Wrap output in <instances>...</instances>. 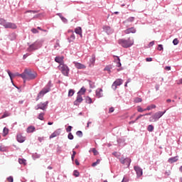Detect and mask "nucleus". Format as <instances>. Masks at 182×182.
I'll return each instance as SVG.
<instances>
[{"instance_id": "28", "label": "nucleus", "mask_w": 182, "mask_h": 182, "mask_svg": "<svg viewBox=\"0 0 182 182\" xmlns=\"http://www.w3.org/2000/svg\"><path fill=\"white\" fill-rule=\"evenodd\" d=\"M19 164H23V166H26V160L23 159H18Z\"/></svg>"}, {"instance_id": "17", "label": "nucleus", "mask_w": 182, "mask_h": 182, "mask_svg": "<svg viewBox=\"0 0 182 182\" xmlns=\"http://www.w3.org/2000/svg\"><path fill=\"white\" fill-rule=\"evenodd\" d=\"M60 135V130H56L50 136V139H53L55 137H58V136Z\"/></svg>"}, {"instance_id": "12", "label": "nucleus", "mask_w": 182, "mask_h": 182, "mask_svg": "<svg viewBox=\"0 0 182 182\" xmlns=\"http://www.w3.org/2000/svg\"><path fill=\"white\" fill-rule=\"evenodd\" d=\"M68 33H71L68 38V42L70 43V42H73V41L76 39V37L75 36V33H73V30H69Z\"/></svg>"}, {"instance_id": "4", "label": "nucleus", "mask_w": 182, "mask_h": 182, "mask_svg": "<svg viewBox=\"0 0 182 182\" xmlns=\"http://www.w3.org/2000/svg\"><path fill=\"white\" fill-rule=\"evenodd\" d=\"M58 69L59 70H60L61 73H63L64 76H69L70 70L68 65L65 64H60L58 66Z\"/></svg>"}, {"instance_id": "63", "label": "nucleus", "mask_w": 182, "mask_h": 182, "mask_svg": "<svg viewBox=\"0 0 182 182\" xmlns=\"http://www.w3.org/2000/svg\"><path fill=\"white\" fill-rule=\"evenodd\" d=\"M156 90H159V89H160V87L159 85H156Z\"/></svg>"}, {"instance_id": "27", "label": "nucleus", "mask_w": 182, "mask_h": 182, "mask_svg": "<svg viewBox=\"0 0 182 182\" xmlns=\"http://www.w3.org/2000/svg\"><path fill=\"white\" fill-rule=\"evenodd\" d=\"M9 133V129L6 127H4L3 129V136L5 137Z\"/></svg>"}, {"instance_id": "24", "label": "nucleus", "mask_w": 182, "mask_h": 182, "mask_svg": "<svg viewBox=\"0 0 182 182\" xmlns=\"http://www.w3.org/2000/svg\"><path fill=\"white\" fill-rule=\"evenodd\" d=\"M116 58L114 59L116 63H117V68H120V66H122V63H120V58H119V56H116Z\"/></svg>"}, {"instance_id": "33", "label": "nucleus", "mask_w": 182, "mask_h": 182, "mask_svg": "<svg viewBox=\"0 0 182 182\" xmlns=\"http://www.w3.org/2000/svg\"><path fill=\"white\" fill-rule=\"evenodd\" d=\"M104 31H105V32H107V33H109V32H110V26H105L103 27Z\"/></svg>"}, {"instance_id": "43", "label": "nucleus", "mask_w": 182, "mask_h": 182, "mask_svg": "<svg viewBox=\"0 0 182 182\" xmlns=\"http://www.w3.org/2000/svg\"><path fill=\"white\" fill-rule=\"evenodd\" d=\"M92 153H93L94 156H97V154H99V152L95 148L92 149Z\"/></svg>"}, {"instance_id": "30", "label": "nucleus", "mask_w": 182, "mask_h": 182, "mask_svg": "<svg viewBox=\"0 0 182 182\" xmlns=\"http://www.w3.org/2000/svg\"><path fill=\"white\" fill-rule=\"evenodd\" d=\"M152 109H156V105H149V106L146 108V110H151Z\"/></svg>"}, {"instance_id": "50", "label": "nucleus", "mask_w": 182, "mask_h": 182, "mask_svg": "<svg viewBox=\"0 0 182 182\" xmlns=\"http://www.w3.org/2000/svg\"><path fill=\"white\" fill-rule=\"evenodd\" d=\"M31 32H32L33 33H39V31H37L36 28H32V29H31Z\"/></svg>"}, {"instance_id": "35", "label": "nucleus", "mask_w": 182, "mask_h": 182, "mask_svg": "<svg viewBox=\"0 0 182 182\" xmlns=\"http://www.w3.org/2000/svg\"><path fill=\"white\" fill-rule=\"evenodd\" d=\"M38 11L28 10L25 11V14H38Z\"/></svg>"}, {"instance_id": "31", "label": "nucleus", "mask_w": 182, "mask_h": 182, "mask_svg": "<svg viewBox=\"0 0 182 182\" xmlns=\"http://www.w3.org/2000/svg\"><path fill=\"white\" fill-rule=\"evenodd\" d=\"M150 114H151V113H148V114H140V115H139L136 118V119H135V122H137V120H139V119H141V117H143V116H149V115H150Z\"/></svg>"}, {"instance_id": "54", "label": "nucleus", "mask_w": 182, "mask_h": 182, "mask_svg": "<svg viewBox=\"0 0 182 182\" xmlns=\"http://www.w3.org/2000/svg\"><path fill=\"white\" fill-rule=\"evenodd\" d=\"M154 45V41L150 42L149 44V48H151V46H153Z\"/></svg>"}, {"instance_id": "23", "label": "nucleus", "mask_w": 182, "mask_h": 182, "mask_svg": "<svg viewBox=\"0 0 182 182\" xmlns=\"http://www.w3.org/2000/svg\"><path fill=\"white\" fill-rule=\"evenodd\" d=\"M35 130H36V128L33 126H30L27 128L26 132L27 133H33Z\"/></svg>"}, {"instance_id": "38", "label": "nucleus", "mask_w": 182, "mask_h": 182, "mask_svg": "<svg viewBox=\"0 0 182 182\" xmlns=\"http://www.w3.org/2000/svg\"><path fill=\"white\" fill-rule=\"evenodd\" d=\"M97 164H100V159H97L96 162L92 163V166L96 167Z\"/></svg>"}, {"instance_id": "32", "label": "nucleus", "mask_w": 182, "mask_h": 182, "mask_svg": "<svg viewBox=\"0 0 182 182\" xmlns=\"http://www.w3.org/2000/svg\"><path fill=\"white\" fill-rule=\"evenodd\" d=\"M85 102L88 103V105H90L92 103V98H90V97H86Z\"/></svg>"}, {"instance_id": "59", "label": "nucleus", "mask_w": 182, "mask_h": 182, "mask_svg": "<svg viewBox=\"0 0 182 182\" xmlns=\"http://www.w3.org/2000/svg\"><path fill=\"white\" fill-rule=\"evenodd\" d=\"M113 155L115 156V157H119V156H120L117 152H114Z\"/></svg>"}, {"instance_id": "53", "label": "nucleus", "mask_w": 182, "mask_h": 182, "mask_svg": "<svg viewBox=\"0 0 182 182\" xmlns=\"http://www.w3.org/2000/svg\"><path fill=\"white\" fill-rule=\"evenodd\" d=\"M114 112V107H111L109 109V113H113Z\"/></svg>"}, {"instance_id": "11", "label": "nucleus", "mask_w": 182, "mask_h": 182, "mask_svg": "<svg viewBox=\"0 0 182 182\" xmlns=\"http://www.w3.org/2000/svg\"><path fill=\"white\" fill-rule=\"evenodd\" d=\"M134 168L136 171L137 177H141V176H143V169H141L140 166H134Z\"/></svg>"}, {"instance_id": "55", "label": "nucleus", "mask_w": 182, "mask_h": 182, "mask_svg": "<svg viewBox=\"0 0 182 182\" xmlns=\"http://www.w3.org/2000/svg\"><path fill=\"white\" fill-rule=\"evenodd\" d=\"M146 60L147 62H151V61L153 60V58H146Z\"/></svg>"}, {"instance_id": "47", "label": "nucleus", "mask_w": 182, "mask_h": 182, "mask_svg": "<svg viewBox=\"0 0 182 182\" xmlns=\"http://www.w3.org/2000/svg\"><path fill=\"white\" fill-rule=\"evenodd\" d=\"M173 45H178V39L177 38L173 39Z\"/></svg>"}, {"instance_id": "62", "label": "nucleus", "mask_w": 182, "mask_h": 182, "mask_svg": "<svg viewBox=\"0 0 182 182\" xmlns=\"http://www.w3.org/2000/svg\"><path fill=\"white\" fill-rule=\"evenodd\" d=\"M167 103H171V99L166 100Z\"/></svg>"}, {"instance_id": "21", "label": "nucleus", "mask_w": 182, "mask_h": 182, "mask_svg": "<svg viewBox=\"0 0 182 182\" xmlns=\"http://www.w3.org/2000/svg\"><path fill=\"white\" fill-rule=\"evenodd\" d=\"M177 157L178 156H174L168 159V162L170 163L171 164H173V163H176V161H178V159Z\"/></svg>"}, {"instance_id": "29", "label": "nucleus", "mask_w": 182, "mask_h": 182, "mask_svg": "<svg viewBox=\"0 0 182 182\" xmlns=\"http://www.w3.org/2000/svg\"><path fill=\"white\" fill-rule=\"evenodd\" d=\"M44 116H45V113L43 112L40 113L38 114V119H39V120H44L45 119V117H43Z\"/></svg>"}, {"instance_id": "25", "label": "nucleus", "mask_w": 182, "mask_h": 182, "mask_svg": "<svg viewBox=\"0 0 182 182\" xmlns=\"http://www.w3.org/2000/svg\"><path fill=\"white\" fill-rule=\"evenodd\" d=\"M134 17H129L127 20H125L123 23L125 25H127L129 22H134Z\"/></svg>"}, {"instance_id": "60", "label": "nucleus", "mask_w": 182, "mask_h": 182, "mask_svg": "<svg viewBox=\"0 0 182 182\" xmlns=\"http://www.w3.org/2000/svg\"><path fill=\"white\" fill-rule=\"evenodd\" d=\"M75 163L76 166H79V164H80L79 161H77V159H75Z\"/></svg>"}, {"instance_id": "2", "label": "nucleus", "mask_w": 182, "mask_h": 182, "mask_svg": "<svg viewBox=\"0 0 182 182\" xmlns=\"http://www.w3.org/2000/svg\"><path fill=\"white\" fill-rule=\"evenodd\" d=\"M0 25L4 26L6 29H16L18 28V26H16L15 23L8 22L4 18L0 19Z\"/></svg>"}, {"instance_id": "10", "label": "nucleus", "mask_w": 182, "mask_h": 182, "mask_svg": "<svg viewBox=\"0 0 182 182\" xmlns=\"http://www.w3.org/2000/svg\"><path fill=\"white\" fill-rule=\"evenodd\" d=\"M120 162L122 163V164H124L125 166H127V167H129V166H130V163H132V159H130L129 158H122L120 159Z\"/></svg>"}, {"instance_id": "18", "label": "nucleus", "mask_w": 182, "mask_h": 182, "mask_svg": "<svg viewBox=\"0 0 182 182\" xmlns=\"http://www.w3.org/2000/svg\"><path fill=\"white\" fill-rule=\"evenodd\" d=\"M63 59H64L63 56L55 57V60L57 63H60V65H64L65 63H63Z\"/></svg>"}, {"instance_id": "14", "label": "nucleus", "mask_w": 182, "mask_h": 182, "mask_svg": "<svg viewBox=\"0 0 182 182\" xmlns=\"http://www.w3.org/2000/svg\"><path fill=\"white\" fill-rule=\"evenodd\" d=\"M73 64L75 65V66L77 69H86V65H83L80 63H77L76 61H74Z\"/></svg>"}, {"instance_id": "7", "label": "nucleus", "mask_w": 182, "mask_h": 182, "mask_svg": "<svg viewBox=\"0 0 182 182\" xmlns=\"http://www.w3.org/2000/svg\"><path fill=\"white\" fill-rule=\"evenodd\" d=\"M123 84V80H122V79H117V80H116L114 82H113V84H112V89L114 90H116V89H117V86H120L121 85H122Z\"/></svg>"}, {"instance_id": "1", "label": "nucleus", "mask_w": 182, "mask_h": 182, "mask_svg": "<svg viewBox=\"0 0 182 182\" xmlns=\"http://www.w3.org/2000/svg\"><path fill=\"white\" fill-rule=\"evenodd\" d=\"M20 77H22L24 80V83L26 80H33V79H36L38 76V73L36 72H32L31 70H25L23 73L19 75Z\"/></svg>"}, {"instance_id": "6", "label": "nucleus", "mask_w": 182, "mask_h": 182, "mask_svg": "<svg viewBox=\"0 0 182 182\" xmlns=\"http://www.w3.org/2000/svg\"><path fill=\"white\" fill-rule=\"evenodd\" d=\"M48 101L42 103L41 102L36 107V110H39L41 109V110H46V108L48 107Z\"/></svg>"}, {"instance_id": "3", "label": "nucleus", "mask_w": 182, "mask_h": 182, "mask_svg": "<svg viewBox=\"0 0 182 182\" xmlns=\"http://www.w3.org/2000/svg\"><path fill=\"white\" fill-rule=\"evenodd\" d=\"M118 43L119 45H121V46H122V48H130V46H132L133 43H134V42L132 40H130V38H129L128 40H124V39H119L118 41Z\"/></svg>"}, {"instance_id": "44", "label": "nucleus", "mask_w": 182, "mask_h": 182, "mask_svg": "<svg viewBox=\"0 0 182 182\" xmlns=\"http://www.w3.org/2000/svg\"><path fill=\"white\" fill-rule=\"evenodd\" d=\"M68 138L69 139V140H73V134H72V133H69Z\"/></svg>"}, {"instance_id": "45", "label": "nucleus", "mask_w": 182, "mask_h": 182, "mask_svg": "<svg viewBox=\"0 0 182 182\" xmlns=\"http://www.w3.org/2000/svg\"><path fill=\"white\" fill-rule=\"evenodd\" d=\"M76 156V151H73V154H72V156H71V159L73 161V160H75V156Z\"/></svg>"}, {"instance_id": "52", "label": "nucleus", "mask_w": 182, "mask_h": 182, "mask_svg": "<svg viewBox=\"0 0 182 182\" xmlns=\"http://www.w3.org/2000/svg\"><path fill=\"white\" fill-rule=\"evenodd\" d=\"M163 45H161V44H159V46H158V50H163Z\"/></svg>"}, {"instance_id": "40", "label": "nucleus", "mask_w": 182, "mask_h": 182, "mask_svg": "<svg viewBox=\"0 0 182 182\" xmlns=\"http://www.w3.org/2000/svg\"><path fill=\"white\" fill-rule=\"evenodd\" d=\"M9 116V112H4L1 119H5V117H8Z\"/></svg>"}, {"instance_id": "46", "label": "nucleus", "mask_w": 182, "mask_h": 182, "mask_svg": "<svg viewBox=\"0 0 182 182\" xmlns=\"http://www.w3.org/2000/svg\"><path fill=\"white\" fill-rule=\"evenodd\" d=\"M7 181L14 182V177L9 176V178H7Z\"/></svg>"}, {"instance_id": "41", "label": "nucleus", "mask_w": 182, "mask_h": 182, "mask_svg": "<svg viewBox=\"0 0 182 182\" xmlns=\"http://www.w3.org/2000/svg\"><path fill=\"white\" fill-rule=\"evenodd\" d=\"M77 136H78V137H82V136H83V133L82 132V131H77L76 132Z\"/></svg>"}, {"instance_id": "13", "label": "nucleus", "mask_w": 182, "mask_h": 182, "mask_svg": "<svg viewBox=\"0 0 182 182\" xmlns=\"http://www.w3.org/2000/svg\"><path fill=\"white\" fill-rule=\"evenodd\" d=\"M124 32V33H126V35H129V33H136V28L131 27V28H127Z\"/></svg>"}, {"instance_id": "22", "label": "nucleus", "mask_w": 182, "mask_h": 182, "mask_svg": "<svg viewBox=\"0 0 182 182\" xmlns=\"http://www.w3.org/2000/svg\"><path fill=\"white\" fill-rule=\"evenodd\" d=\"M95 62H96V55H95V54H93L92 55L91 59L90 60V65H95Z\"/></svg>"}, {"instance_id": "9", "label": "nucleus", "mask_w": 182, "mask_h": 182, "mask_svg": "<svg viewBox=\"0 0 182 182\" xmlns=\"http://www.w3.org/2000/svg\"><path fill=\"white\" fill-rule=\"evenodd\" d=\"M48 92H49V89L48 88H44L43 89L38 95V97L36 98V100H39V99H41V97H43V96H45V95H46V93H48Z\"/></svg>"}, {"instance_id": "20", "label": "nucleus", "mask_w": 182, "mask_h": 182, "mask_svg": "<svg viewBox=\"0 0 182 182\" xmlns=\"http://www.w3.org/2000/svg\"><path fill=\"white\" fill-rule=\"evenodd\" d=\"M75 33H77V35H80V38L82 37V28L81 27H77L75 29Z\"/></svg>"}, {"instance_id": "15", "label": "nucleus", "mask_w": 182, "mask_h": 182, "mask_svg": "<svg viewBox=\"0 0 182 182\" xmlns=\"http://www.w3.org/2000/svg\"><path fill=\"white\" fill-rule=\"evenodd\" d=\"M38 49V46L36 45V43L31 44L29 46V47L27 48L28 52H32L33 50H36Z\"/></svg>"}, {"instance_id": "61", "label": "nucleus", "mask_w": 182, "mask_h": 182, "mask_svg": "<svg viewBox=\"0 0 182 182\" xmlns=\"http://www.w3.org/2000/svg\"><path fill=\"white\" fill-rule=\"evenodd\" d=\"M105 70H107L108 72H110V68H109V67H107L105 68Z\"/></svg>"}, {"instance_id": "34", "label": "nucleus", "mask_w": 182, "mask_h": 182, "mask_svg": "<svg viewBox=\"0 0 182 182\" xmlns=\"http://www.w3.org/2000/svg\"><path fill=\"white\" fill-rule=\"evenodd\" d=\"M137 112H139V113H143V112H146V109H143V108H141V107L138 106Z\"/></svg>"}, {"instance_id": "58", "label": "nucleus", "mask_w": 182, "mask_h": 182, "mask_svg": "<svg viewBox=\"0 0 182 182\" xmlns=\"http://www.w3.org/2000/svg\"><path fill=\"white\" fill-rule=\"evenodd\" d=\"M170 174H171L170 171H166L165 172V176H170Z\"/></svg>"}, {"instance_id": "57", "label": "nucleus", "mask_w": 182, "mask_h": 182, "mask_svg": "<svg viewBox=\"0 0 182 182\" xmlns=\"http://www.w3.org/2000/svg\"><path fill=\"white\" fill-rule=\"evenodd\" d=\"M127 181H129V178H124L122 181V182H127Z\"/></svg>"}, {"instance_id": "64", "label": "nucleus", "mask_w": 182, "mask_h": 182, "mask_svg": "<svg viewBox=\"0 0 182 182\" xmlns=\"http://www.w3.org/2000/svg\"><path fill=\"white\" fill-rule=\"evenodd\" d=\"M178 85H182V78L179 80Z\"/></svg>"}, {"instance_id": "39", "label": "nucleus", "mask_w": 182, "mask_h": 182, "mask_svg": "<svg viewBox=\"0 0 182 182\" xmlns=\"http://www.w3.org/2000/svg\"><path fill=\"white\" fill-rule=\"evenodd\" d=\"M80 173H79V171H77V170H75L73 172V176H75V177H79Z\"/></svg>"}, {"instance_id": "56", "label": "nucleus", "mask_w": 182, "mask_h": 182, "mask_svg": "<svg viewBox=\"0 0 182 182\" xmlns=\"http://www.w3.org/2000/svg\"><path fill=\"white\" fill-rule=\"evenodd\" d=\"M165 70H171V67L170 66L165 67Z\"/></svg>"}, {"instance_id": "49", "label": "nucleus", "mask_w": 182, "mask_h": 182, "mask_svg": "<svg viewBox=\"0 0 182 182\" xmlns=\"http://www.w3.org/2000/svg\"><path fill=\"white\" fill-rule=\"evenodd\" d=\"M60 19L63 21V22H68V19H66V18L60 16Z\"/></svg>"}, {"instance_id": "36", "label": "nucleus", "mask_w": 182, "mask_h": 182, "mask_svg": "<svg viewBox=\"0 0 182 182\" xmlns=\"http://www.w3.org/2000/svg\"><path fill=\"white\" fill-rule=\"evenodd\" d=\"M148 132H153L154 130V127L151 124L149 125L147 127Z\"/></svg>"}, {"instance_id": "48", "label": "nucleus", "mask_w": 182, "mask_h": 182, "mask_svg": "<svg viewBox=\"0 0 182 182\" xmlns=\"http://www.w3.org/2000/svg\"><path fill=\"white\" fill-rule=\"evenodd\" d=\"M66 132L68 133H70V132H72V126H68V128L66 129Z\"/></svg>"}, {"instance_id": "37", "label": "nucleus", "mask_w": 182, "mask_h": 182, "mask_svg": "<svg viewBox=\"0 0 182 182\" xmlns=\"http://www.w3.org/2000/svg\"><path fill=\"white\" fill-rule=\"evenodd\" d=\"M73 95H75V90H70L69 92H68V96L70 97H72V96H73Z\"/></svg>"}, {"instance_id": "8", "label": "nucleus", "mask_w": 182, "mask_h": 182, "mask_svg": "<svg viewBox=\"0 0 182 182\" xmlns=\"http://www.w3.org/2000/svg\"><path fill=\"white\" fill-rule=\"evenodd\" d=\"M82 102H83V97H82V95L77 94L76 100L74 101V105L79 106V105H80V103H82Z\"/></svg>"}, {"instance_id": "26", "label": "nucleus", "mask_w": 182, "mask_h": 182, "mask_svg": "<svg viewBox=\"0 0 182 182\" xmlns=\"http://www.w3.org/2000/svg\"><path fill=\"white\" fill-rule=\"evenodd\" d=\"M85 93H86V88H85L84 87H82L80 91L77 92V95H80L81 96H83V95H85Z\"/></svg>"}, {"instance_id": "16", "label": "nucleus", "mask_w": 182, "mask_h": 182, "mask_svg": "<svg viewBox=\"0 0 182 182\" xmlns=\"http://www.w3.org/2000/svg\"><path fill=\"white\" fill-rule=\"evenodd\" d=\"M97 97H102L103 96V90L102 88H98L96 90Z\"/></svg>"}, {"instance_id": "42", "label": "nucleus", "mask_w": 182, "mask_h": 182, "mask_svg": "<svg viewBox=\"0 0 182 182\" xmlns=\"http://www.w3.org/2000/svg\"><path fill=\"white\" fill-rule=\"evenodd\" d=\"M134 102H135V103H140V102H141V98L136 97V98H135Z\"/></svg>"}, {"instance_id": "51", "label": "nucleus", "mask_w": 182, "mask_h": 182, "mask_svg": "<svg viewBox=\"0 0 182 182\" xmlns=\"http://www.w3.org/2000/svg\"><path fill=\"white\" fill-rule=\"evenodd\" d=\"M7 73H8L10 79L12 80V73H11V71L9 70H7Z\"/></svg>"}, {"instance_id": "19", "label": "nucleus", "mask_w": 182, "mask_h": 182, "mask_svg": "<svg viewBox=\"0 0 182 182\" xmlns=\"http://www.w3.org/2000/svg\"><path fill=\"white\" fill-rule=\"evenodd\" d=\"M25 140H26V138L23 136H22V134H18L17 135V141H18V143H23Z\"/></svg>"}, {"instance_id": "5", "label": "nucleus", "mask_w": 182, "mask_h": 182, "mask_svg": "<svg viewBox=\"0 0 182 182\" xmlns=\"http://www.w3.org/2000/svg\"><path fill=\"white\" fill-rule=\"evenodd\" d=\"M166 113V111L164 112H156L151 117L149 118V122H157L160 117H161L164 114Z\"/></svg>"}]
</instances>
